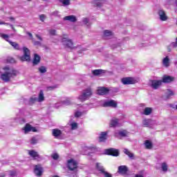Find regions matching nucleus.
I'll return each instance as SVG.
<instances>
[{"label":"nucleus","instance_id":"obj_1","mask_svg":"<svg viewBox=\"0 0 177 177\" xmlns=\"http://www.w3.org/2000/svg\"><path fill=\"white\" fill-rule=\"evenodd\" d=\"M3 73L1 75V80L3 81V82H9L11 78H15V77H17V74L19 72L15 68L10 66H5L3 68Z\"/></svg>","mask_w":177,"mask_h":177},{"label":"nucleus","instance_id":"obj_2","mask_svg":"<svg viewBox=\"0 0 177 177\" xmlns=\"http://www.w3.org/2000/svg\"><path fill=\"white\" fill-rule=\"evenodd\" d=\"M67 168L69 171H73V177L77 176V169L78 168V162L75 161L74 159H69L67 161Z\"/></svg>","mask_w":177,"mask_h":177},{"label":"nucleus","instance_id":"obj_3","mask_svg":"<svg viewBox=\"0 0 177 177\" xmlns=\"http://www.w3.org/2000/svg\"><path fill=\"white\" fill-rule=\"evenodd\" d=\"M92 88H87L82 91V95L78 97V100H80V102H85V100H88V99L92 96Z\"/></svg>","mask_w":177,"mask_h":177},{"label":"nucleus","instance_id":"obj_4","mask_svg":"<svg viewBox=\"0 0 177 177\" xmlns=\"http://www.w3.org/2000/svg\"><path fill=\"white\" fill-rule=\"evenodd\" d=\"M23 50H24V55H22L20 57V60L21 62H30L31 59L30 50L26 47H24Z\"/></svg>","mask_w":177,"mask_h":177},{"label":"nucleus","instance_id":"obj_5","mask_svg":"<svg viewBox=\"0 0 177 177\" xmlns=\"http://www.w3.org/2000/svg\"><path fill=\"white\" fill-rule=\"evenodd\" d=\"M62 44L65 48H68L69 49H73V48H74V43H73L71 39L67 37L62 39Z\"/></svg>","mask_w":177,"mask_h":177},{"label":"nucleus","instance_id":"obj_6","mask_svg":"<svg viewBox=\"0 0 177 177\" xmlns=\"http://www.w3.org/2000/svg\"><path fill=\"white\" fill-rule=\"evenodd\" d=\"M1 38H3V39H5L6 41H7V42H9V44L12 46L14 49H16V50H20V46H19V44L9 40V35H1Z\"/></svg>","mask_w":177,"mask_h":177},{"label":"nucleus","instance_id":"obj_7","mask_svg":"<svg viewBox=\"0 0 177 177\" xmlns=\"http://www.w3.org/2000/svg\"><path fill=\"white\" fill-rule=\"evenodd\" d=\"M105 154H107V156H113V157H118V156H120V151L118 149L110 148L105 149Z\"/></svg>","mask_w":177,"mask_h":177},{"label":"nucleus","instance_id":"obj_8","mask_svg":"<svg viewBox=\"0 0 177 177\" xmlns=\"http://www.w3.org/2000/svg\"><path fill=\"white\" fill-rule=\"evenodd\" d=\"M28 154L33 160H37V161H41L42 160V157L39 156L38 152L35 151V150L32 149L28 151Z\"/></svg>","mask_w":177,"mask_h":177},{"label":"nucleus","instance_id":"obj_9","mask_svg":"<svg viewBox=\"0 0 177 177\" xmlns=\"http://www.w3.org/2000/svg\"><path fill=\"white\" fill-rule=\"evenodd\" d=\"M24 133L27 134L28 132H37V129L32 127L30 124H26L22 129Z\"/></svg>","mask_w":177,"mask_h":177},{"label":"nucleus","instance_id":"obj_10","mask_svg":"<svg viewBox=\"0 0 177 177\" xmlns=\"http://www.w3.org/2000/svg\"><path fill=\"white\" fill-rule=\"evenodd\" d=\"M122 82L124 85H131L136 84V80L132 77H124L122 79Z\"/></svg>","mask_w":177,"mask_h":177},{"label":"nucleus","instance_id":"obj_11","mask_svg":"<svg viewBox=\"0 0 177 177\" xmlns=\"http://www.w3.org/2000/svg\"><path fill=\"white\" fill-rule=\"evenodd\" d=\"M43 172L44 168H42V166H41V165H37L35 166L34 173L36 176H41Z\"/></svg>","mask_w":177,"mask_h":177},{"label":"nucleus","instance_id":"obj_12","mask_svg":"<svg viewBox=\"0 0 177 177\" xmlns=\"http://www.w3.org/2000/svg\"><path fill=\"white\" fill-rule=\"evenodd\" d=\"M151 86L153 89H158L160 86L162 84V80H150Z\"/></svg>","mask_w":177,"mask_h":177},{"label":"nucleus","instance_id":"obj_13","mask_svg":"<svg viewBox=\"0 0 177 177\" xmlns=\"http://www.w3.org/2000/svg\"><path fill=\"white\" fill-rule=\"evenodd\" d=\"M110 92V90L106 87H99L97 90V95H107Z\"/></svg>","mask_w":177,"mask_h":177},{"label":"nucleus","instance_id":"obj_14","mask_svg":"<svg viewBox=\"0 0 177 177\" xmlns=\"http://www.w3.org/2000/svg\"><path fill=\"white\" fill-rule=\"evenodd\" d=\"M104 107H113L115 108L117 107V102L115 101L111 100L109 101H106L103 104Z\"/></svg>","mask_w":177,"mask_h":177},{"label":"nucleus","instance_id":"obj_15","mask_svg":"<svg viewBox=\"0 0 177 177\" xmlns=\"http://www.w3.org/2000/svg\"><path fill=\"white\" fill-rule=\"evenodd\" d=\"M174 81H175V77L172 76L165 75L162 77V82H164L165 84H169V82H174Z\"/></svg>","mask_w":177,"mask_h":177},{"label":"nucleus","instance_id":"obj_16","mask_svg":"<svg viewBox=\"0 0 177 177\" xmlns=\"http://www.w3.org/2000/svg\"><path fill=\"white\" fill-rule=\"evenodd\" d=\"M158 16L162 21H165L168 20V17H167V14H165V11L163 10H159Z\"/></svg>","mask_w":177,"mask_h":177},{"label":"nucleus","instance_id":"obj_17","mask_svg":"<svg viewBox=\"0 0 177 177\" xmlns=\"http://www.w3.org/2000/svg\"><path fill=\"white\" fill-rule=\"evenodd\" d=\"M118 174H120V175H127L128 172V167L125 165H122L118 167Z\"/></svg>","mask_w":177,"mask_h":177},{"label":"nucleus","instance_id":"obj_18","mask_svg":"<svg viewBox=\"0 0 177 177\" xmlns=\"http://www.w3.org/2000/svg\"><path fill=\"white\" fill-rule=\"evenodd\" d=\"M162 65L164 66V67L168 68L171 66V62L169 59V56H166L165 58H163L162 59Z\"/></svg>","mask_w":177,"mask_h":177},{"label":"nucleus","instance_id":"obj_19","mask_svg":"<svg viewBox=\"0 0 177 177\" xmlns=\"http://www.w3.org/2000/svg\"><path fill=\"white\" fill-rule=\"evenodd\" d=\"M64 20L75 23L77 21V17L75 15H68L64 17Z\"/></svg>","mask_w":177,"mask_h":177},{"label":"nucleus","instance_id":"obj_20","mask_svg":"<svg viewBox=\"0 0 177 177\" xmlns=\"http://www.w3.org/2000/svg\"><path fill=\"white\" fill-rule=\"evenodd\" d=\"M39 62H41V57H39L38 54H35L32 61L33 66H37V64H39Z\"/></svg>","mask_w":177,"mask_h":177},{"label":"nucleus","instance_id":"obj_21","mask_svg":"<svg viewBox=\"0 0 177 177\" xmlns=\"http://www.w3.org/2000/svg\"><path fill=\"white\" fill-rule=\"evenodd\" d=\"M105 71L102 69H95L92 71V73L93 75H102V74H104Z\"/></svg>","mask_w":177,"mask_h":177},{"label":"nucleus","instance_id":"obj_22","mask_svg":"<svg viewBox=\"0 0 177 177\" xmlns=\"http://www.w3.org/2000/svg\"><path fill=\"white\" fill-rule=\"evenodd\" d=\"M117 125H118V119L113 118L110 122V127L114 128V127H117Z\"/></svg>","mask_w":177,"mask_h":177},{"label":"nucleus","instance_id":"obj_23","mask_svg":"<svg viewBox=\"0 0 177 177\" xmlns=\"http://www.w3.org/2000/svg\"><path fill=\"white\" fill-rule=\"evenodd\" d=\"M107 139V132H102L100 135V142H104Z\"/></svg>","mask_w":177,"mask_h":177},{"label":"nucleus","instance_id":"obj_24","mask_svg":"<svg viewBox=\"0 0 177 177\" xmlns=\"http://www.w3.org/2000/svg\"><path fill=\"white\" fill-rule=\"evenodd\" d=\"M96 169L100 174L102 172H104L106 170L104 169V167L102 166V163L97 162L96 163Z\"/></svg>","mask_w":177,"mask_h":177},{"label":"nucleus","instance_id":"obj_25","mask_svg":"<svg viewBox=\"0 0 177 177\" xmlns=\"http://www.w3.org/2000/svg\"><path fill=\"white\" fill-rule=\"evenodd\" d=\"M45 100V96H44V91L42 90L40 91L39 93V97L37 98V102L41 103V102H44Z\"/></svg>","mask_w":177,"mask_h":177},{"label":"nucleus","instance_id":"obj_26","mask_svg":"<svg viewBox=\"0 0 177 177\" xmlns=\"http://www.w3.org/2000/svg\"><path fill=\"white\" fill-rule=\"evenodd\" d=\"M152 111H153V109H151L150 107H146L144 109L142 114H144L145 115H150L151 114Z\"/></svg>","mask_w":177,"mask_h":177},{"label":"nucleus","instance_id":"obj_27","mask_svg":"<svg viewBox=\"0 0 177 177\" xmlns=\"http://www.w3.org/2000/svg\"><path fill=\"white\" fill-rule=\"evenodd\" d=\"M62 135V131L57 129H53V136H55V138H57Z\"/></svg>","mask_w":177,"mask_h":177},{"label":"nucleus","instance_id":"obj_28","mask_svg":"<svg viewBox=\"0 0 177 177\" xmlns=\"http://www.w3.org/2000/svg\"><path fill=\"white\" fill-rule=\"evenodd\" d=\"M142 124L145 127H150L151 124H153V120H150V119H145L142 121Z\"/></svg>","mask_w":177,"mask_h":177},{"label":"nucleus","instance_id":"obj_29","mask_svg":"<svg viewBox=\"0 0 177 177\" xmlns=\"http://www.w3.org/2000/svg\"><path fill=\"white\" fill-rule=\"evenodd\" d=\"M103 3H104V1L103 0L94 1V4L95 5V6H97L98 8L103 6Z\"/></svg>","mask_w":177,"mask_h":177},{"label":"nucleus","instance_id":"obj_30","mask_svg":"<svg viewBox=\"0 0 177 177\" xmlns=\"http://www.w3.org/2000/svg\"><path fill=\"white\" fill-rule=\"evenodd\" d=\"M84 114H86V111H77L76 112H75V117H76V118H79V117H82V115H84Z\"/></svg>","mask_w":177,"mask_h":177},{"label":"nucleus","instance_id":"obj_31","mask_svg":"<svg viewBox=\"0 0 177 177\" xmlns=\"http://www.w3.org/2000/svg\"><path fill=\"white\" fill-rule=\"evenodd\" d=\"M71 104V101L70 100V98H66L65 100H63L62 102V106H70Z\"/></svg>","mask_w":177,"mask_h":177},{"label":"nucleus","instance_id":"obj_32","mask_svg":"<svg viewBox=\"0 0 177 177\" xmlns=\"http://www.w3.org/2000/svg\"><path fill=\"white\" fill-rule=\"evenodd\" d=\"M161 169L163 172L168 171V165H167V162H164L161 164Z\"/></svg>","mask_w":177,"mask_h":177},{"label":"nucleus","instance_id":"obj_33","mask_svg":"<svg viewBox=\"0 0 177 177\" xmlns=\"http://www.w3.org/2000/svg\"><path fill=\"white\" fill-rule=\"evenodd\" d=\"M174 95H175V93H174V91H172L171 89H167L166 92V96L167 99H169L171 96H174Z\"/></svg>","mask_w":177,"mask_h":177},{"label":"nucleus","instance_id":"obj_34","mask_svg":"<svg viewBox=\"0 0 177 177\" xmlns=\"http://www.w3.org/2000/svg\"><path fill=\"white\" fill-rule=\"evenodd\" d=\"M83 24H85L86 27H91V22H89V19L88 18H84L82 19Z\"/></svg>","mask_w":177,"mask_h":177},{"label":"nucleus","instance_id":"obj_35","mask_svg":"<svg viewBox=\"0 0 177 177\" xmlns=\"http://www.w3.org/2000/svg\"><path fill=\"white\" fill-rule=\"evenodd\" d=\"M124 154H127L130 158H133V154L128 150V149H124Z\"/></svg>","mask_w":177,"mask_h":177},{"label":"nucleus","instance_id":"obj_36","mask_svg":"<svg viewBox=\"0 0 177 177\" xmlns=\"http://www.w3.org/2000/svg\"><path fill=\"white\" fill-rule=\"evenodd\" d=\"M39 72L41 74H45V73H46L47 70H46V67L41 66L38 68Z\"/></svg>","mask_w":177,"mask_h":177},{"label":"nucleus","instance_id":"obj_37","mask_svg":"<svg viewBox=\"0 0 177 177\" xmlns=\"http://www.w3.org/2000/svg\"><path fill=\"white\" fill-rule=\"evenodd\" d=\"M62 3L63 6H68L70 5V0H59Z\"/></svg>","mask_w":177,"mask_h":177},{"label":"nucleus","instance_id":"obj_38","mask_svg":"<svg viewBox=\"0 0 177 177\" xmlns=\"http://www.w3.org/2000/svg\"><path fill=\"white\" fill-rule=\"evenodd\" d=\"M50 16H54L55 17H60V12L57 10L53 11L50 14Z\"/></svg>","mask_w":177,"mask_h":177},{"label":"nucleus","instance_id":"obj_39","mask_svg":"<svg viewBox=\"0 0 177 177\" xmlns=\"http://www.w3.org/2000/svg\"><path fill=\"white\" fill-rule=\"evenodd\" d=\"M35 102H38V98H37V97H30V99L29 100L30 104H34V103H35Z\"/></svg>","mask_w":177,"mask_h":177},{"label":"nucleus","instance_id":"obj_40","mask_svg":"<svg viewBox=\"0 0 177 177\" xmlns=\"http://www.w3.org/2000/svg\"><path fill=\"white\" fill-rule=\"evenodd\" d=\"M145 147L146 149H151V147H153V144H151V142L147 140L145 142Z\"/></svg>","mask_w":177,"mask_h":177},{"label":"nucleus","instance_id":"obj_41","mask_svg":"<svg viewBox=\"0 0 177 177\" xmlns=\"http://www.w3.org/2000/svg\"><path fill=\"white\" fill-rule=\"evenodd\" d=\"M104 35L105 37H111V35H113V32L110 30H106L104 31Z\"/></svg>","mask_w":177,"mask_h":177},{"label":"nucleus","instance_id":"obj_42","mask_svg":"<svg viewBox=\"0 0 177 177\" xmlns=\"http://www.w3.org/2000/svg\"><path fill=\"white\" fill-rule=\"evenodd\" d=\"M119 135L122 138H125L126 136H128V132H127V131H122L119 132Z\"/></svg>","mask_w":177,"mask_h":177},{"label":"nucleus","instance_id":"obj_43","mask_svg":"<svg viewBox=\"0 0 177 177\" xmlns=\"http://www.w3.org/2000/svg\"><path fill=\"white\" fill-rule=\"evenodd\" d=\"M71 127L73 130L77 129L78 128V124H77V122H73L71 123Z\"/></svg>","mask_w":177,"mask_h":177},{"label":"nucleus","instance_id":"obj_44","mask_svg":"<svg viewBox=\"0 0 177 177\" xmlns=\"http://www.w3.org/2000/svg\"><path fill=\"white\" fill-rule=\"evenodd\" d=\"M32 41H33V45H35V46H41L42 45V44L39 41H35V40H32Z\"/></svg>","mask_w":177,"mask_h":177},{"label":"nucleus","instance_id":"obj_45","mask_svg":"<svg viewBox=\"0 0 177 177\" xmlns=\"http://www.w3.org/2000/svg\"><path fill=\"white\" fill-rule=\"evenodd\" d=\"M102 174H103L104 177H113V176H111V174H109V172L106 171V170L103 171Z\"/></svg>","mask_w":177,"mask_h":177},{"label":"nucleus","instance_id":"obj_46","mask_svg":"<svg viewBox=\"0 0 177 177\" xmlns=\"http://www.w3.org/2000/svg\"><path fill=\"white\" fill-rule=\"evenodd\" d=\"M30 143H31V145H36L37 138H35V137L32 138L31 140H30Z\"/></svg>","mask_w":177,"mask_h":177},{"label":"nucleus","instance_id":"obj_47","mask_svg":"<svg viewBox=\"0 0 177 177\" xmlns=\"http://www.w3.org/2000/svg\"><path fill=\"white\" fill-rule=\"evenodd\" d=\"M53 160H58L59 159V154L57 153H53L52 156H51Z\"/></svg>","mask_w":177,"mask_h":177},{"label":"nucleus","instance_id":"obj_48","mask_svg":"<svg viewBox=\"0 0 177 177\" xmlns=\"http://www.w3.org/2000/svg\"><path fill=\"white\" fill-rule=\"evenodd\" d=\"M39 19L41 21H45V19H46V16L45 15H39Z\"/></svg>","mask_w":177,"mask_h":177},{"label":"nucleus","instance_id":"obj_49","mask_svg":"<svg viewBox=\"0 0 177 177\" xmlns=\"http://www.w3.org/2000/svg\"><path fill=\"white\" fill-rule=\"evenodd\" d=\"M7 62H8V63H16V61L12 57L8 58Z\"/></svg>","mask_w":177,"mask_h":177},{"label":"nucleus","instance_id":"obj_50","mask_svg":"<svg viewBox=\"0 0 177 177\" xmlns=\"http://www.w3.org/2000/svg\"><path fill=\"white\" fill-rule=\"evenodd\" d=\"M170 48H176L177 47V43L176 42H172L169 45Z\"/></svg>","mask_w":177,"mask_h":177},{"label":"nucleus","instance_id":"obj_51","mask_svg":"<svg viewBox=\"0 0 177 177\" xmlns=\"http://www.w3.org/2000/svg\"><path fill=\"white\" fill-rule=\"evenodd\" d=\"M57 86H48L47 87L48 91H53V89H56Z\"/></svg>","mask_w":177,"mask_h":177},{"label":"nucleus","instance_id":"obj_52","mask_svg":"<svg viewBox=\"0 0 177 177\" xmlns=\"http://www.w3.org/2000/svg\"><path fill=\"white\" fill-rule=\"evenodd\" d=\"M10 176H12V177L16 176V171H10Z\"/></svg>","mask_w":177,"mask_h":177},{"label":"nucleus","instance_id":"obj_53","mask_svg":"<svg viewBox=\"0 0 177 177\" xmlns=\"http://www.w3.org/2000/svg\"><path fill=\"white\" fill-rule=\"evenodd\" d=\"M50 35H56V30H50Z\"/></svg>","mask_w":177,"mask_h":177},{"label":"nucleus","instance_id":"obj_54","mask_svg":"<svg viewBox=\"0 0 177 177\" xmlns=\"http://www.w3.org/2000/svg\"><path fill=\"white\" fill-rule=\"evenodd\" d=\"M35 37L36 38H37V39H39V41H44V39L39 35H35Z\"/></svg>","mask_w":177,"mask_h":177},{"label":"nucleus","instance_id":"obj_55","mask_svg":"<svg viewBox=\"0 0 177 177\" xmlns=\"http://www.w3.org/2000/svg\"><path fill=\"white\" fill-rule=\"evenodd\" d=\"M20 122H21V124H24L25 122H26V119L21 118L20 120Z\"/></svg>","mask_w":177,"mask_h":177},{"label":"nucleus","instance_id":"obj_56","mask_svg":"<svg viewBox=\"0 0 177 177\" xmlns=\"http://www.w3.org/2000/svg\"><path fill=\"white\" fill-rule=\"evenodd\" d=\"M27 34H28V35L31 38V39H32V41H34V38L32 37V34H31V33H30V32H28Z\"/></svg>","mask_w":177,"mask_h":177},{"label":"nucleus","instance_id":"obj_57","mask_svg":"<svg viewBox=\"0 0 177 177\" xmlns=\"http://www.w3.org/2000/svg\"><path fill=\"white\" fill-rule=\"evenodd\" d=\"M10 27L13 30V31H16V29H15V27H13V25H10Z\"/></svg>","mask_w":177,"mask_h":177},{"label":"nucleus","instance_id":"obj_58","mask_svg":"<svg viewBox=\"0 0 177 177\" xmlns=\"http://www.w3.org/2000/svg\"><path fill=\"white\" fill-rule=\"evenodd\" d=\"M4 25H5V26H12V24H9V23H6V22H5Z\"/></svg>","mask_w":177,"mask_h":177},{"label":"nucleus","instance_id":"obj_59","mask_svg":"<svg viewBox=\"0 0 177 177\" xmlns=\"http://www.w3.org/2000/svg\"><path fill=\"white\" fill-rule=\"evenodd\" d=\"M135 177H143V176H142V175H139V174H137V175H136V176Z\"/></svg>","mask_w":177,"mask_h":177},{"label":"nucleus","instance_id":"obj_60","mask_svg":"<svg viewBox=\"0 0 177 177\" xmlns=\"http://www.w3.org/2000/svg\"><path fill=\"white\" fill-rule=\"evenodd\" d=\"M5 176H6V175L5 174H1V175L0 176V177H5Z\"/></svg>","mask_w":177,"mask_h":177},{"label":"nucleus","instance_id":"obj_61","mask_svg":"<svg viewBox=\"0 0 177 177\" xmlns=\"http://www.w3.org/2000/svg\"><path fill=\"white\" fill-rule=\"evenodd\" d=\"M5 24L4 21H0V25Z\"/></svg>","mask_w":177,"mask_h":177},{"label":"nucleus","instance_id":"obj_62","mask_svg":"<svg viewBox=\"0 0 177 177\" xmlns=\"http://www.w3.org/2000/svg\"><path fill=\"white\" fill-rule=\"evenodd\" d=\"M10 20H12V21H15V19L13 17H10Z\"/></svg>","mask_w":177,"mask_h":177},{"label":"nucleus","instance_id":"obj_63","mask_svg":"<svg viewBox=\"0 0 177 177\" xmlns=\"http://www.w3.org/2000/svg\"><path fill=\"white\" fill-rule=\"evenodd\" d=\"M59 104H55V107H59V105H58Z\"/></svg>","mask_w":177,"mask_h":177},{"label":"nucleus","instance_id":"obj_64","mask_svg":"<svg viewBox=\"0 0 177 177\" xmlns=\"http://www.w3.org/2000/svg\"><path fill=\"white\" fill-rule=\"evenodd\" d=\"M53 177H59V176H53Z\"/></svg>","mask_w":177,"mask_h":177}]
</instances>
